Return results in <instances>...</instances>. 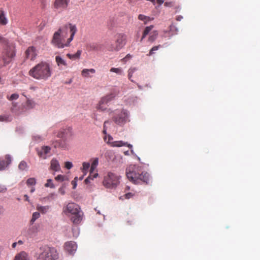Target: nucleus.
Wrapping results in <instances>:
<instances>
[{"mask_svg":"<svg viewBox=\"0 0 260 260\" xmlns=\"http://www.w3.org/2000/svg\"><path fill=\"white\" fill-rule=\"evenodd\" d=\"M53 144L55 148H64L66 146L64 139L56 140L53 143Z\"/></svg>","mask_w":260,"mask_h":260,"instance_id":"obj_23","label":"nucleus"},{"mask_svg":"<svg viewBox=\"0 0 260 260\" xmlns=\"http://www.w3.org/2000/svg\"><path fill=\"white\" fill-rule=\"evenodd\" d=\"M156 1H157V3L159 5H161L164 3V1L163 0H156Z\"/></svg>","mask_w":260,"mask_h":260,"instance_id":"obj_52","label":"nucleus"},{"mask_svg":"<svg viewBox=\"0 0 260 260\" xmlns=\"http://www.w3.org/2000/svg\"><path fill=\"white\" fill-rule=\"evenodd\" d=\"M72 128L70 127L64 129H61L57 135V137L62 139H66L68 137L71 136Z\"/></svg>","mask_w":260,"mask_h":260,"instance_id":"obj_14","label":"nucleus"},{"mask_svg":"<svg viewBox=\"0 0 260 260\" xmlns=\"http://www.w3.org/2000/svg\"><path fill=\"white\" fill-rule=\"evenodd\" d=\"M40 216V214L39 212H34L32 214V218L31 219V222H34L37 219L39 218Z\"/></svg>","mask_w":260,"mask_h":260,"instance_id":"obj_39","label":"nucleus"},{"mask_svg":"<svg viewBox=\"0 0 260 260\" xmlns=\"http://www.w3.org/2000/svg\"><path fill=\"white\" fill-rule=\"evenodd\" d=\"M99 164V159L98 158H95L93 159V161L91 163L90 168V174L93 173L94 172V171L95 170L96 167L98 166Z\"/></svg>","mask_w":260,"mask_h":260,"instance_id":"obj_24","label":"nucleus"},{"mask_svg":"<svg viewBox=\"0 0 260 260\" xmlns=\"http://www.w3.org/2000/svg\"><path fill=\"white\" fill-rule=\"evenodd\" d=\"M50 148L49 146H44L42 148L41 151L38 152V155L45 158V155L48 154L50 151Z\"/></svg>","mask_w":260,"mask_h":260,"instance_id":"obj_22","label":"nucleus"},{"mask_svg":"<svg viewBox=\"0 0 260 260\" xmlns=\"http://www.w3.org/2000/svg\"><path fill=\"white\" fill-rule=\"evenodd\" d=\"M11 162V157L9 155L5 156V160L0 159V170L5 169Z\"/></svg>","mask_w":260,"mask_h":260,"instance_id":"obj_16","label":"nucleus"},{"mask_svg":"<svg viewBox=\"0 0 260 260\" xmlns=\"http://www.w3.org/2000/svg\"><path fill=\"white\" fill-rule=\"evenodd\" d=\"M77 246L76 243L74 241L67 242L64 244V249L69 253L73 254L76 251Z\"/></svg>","mask_w":260,"mask_h":260,"instance_id":"obj_12","label":"nucleus"},{"mask_svg":"<svg viewBox=\"0 0 260 260\" xmlns=\"http://www.w3.org/2000/svg\"><path fill=\"white\" fill-rule=\"evenodd\" d=\"M59 191H60L61 193L62 194H64V191L63 190H61V189H59Z\"/></svg>","mask_w":260,"mask_h":260,"instance_id":"obj_55","label":"nucleus"},{"mask_svg":"<svg viewBox=\"0 0 260 260\" xmlns=\"http://www.w3.org/2000/svg\"><path fill=\"white\" fill-rule=\"evenodd\" d=\"M30 103V101H27V104L28 105Z\"/></svg>","mask_w":260,"mask_h":260,"instance_id":"obj_57","label":"nucleus"},{"mask_svg":"<svg viewBox=\"0 0 260 260\" xmlns=\"http://www.w3.org/2000/svg\"><path fill=\"white\" fill-rule=\"evenodd\" d=\"M131 57H132V56L129 54H128L123 59L126 60L127 59H129Z\"/></svg>","mask_w":260,"mask_h":260,"instance_id":"obj_50","label":"nucleus"},{"mask_svg":"<svg viewBox=\"0 0 260 260\" xmlns=\"http://www.w3.org/2000/svg\"><path fill=\"white\" fill-rule=\"evenodd\" d=\"M12 119V118L10 115H4L0 116V121L10 122Z\"/></svg>","mask_w":260,"mask_h":260,"instance_id":"obj_29","label":"nucleus"},{"mask_svg":"<svg viewBox=\"0 0 260 260\" xmlns=\"http://www.w3.org/2000/svg\"><path fill=\"white\" fill-rule=\"evenodd\" d=\"M35 190V188L34 187H32L30 190V192H33Z\"/></svg>","mask_w":260,"mask_h":260,"instance_id":"obj_56","label":"nucleus"},{"mask_svg":"<svg viewBox=\"0 0 260 260\" xmlns=\"http://www.w3.org/2000/svg\"><path fill=\"white\" fill-rule=\"evenodd\" d=\"M25 56L28 59L34 60L37 56V51L34 46L29 47L25 51Z\"/></svg>","mask_w":260,"mask_h":260,"instance_id":"obj_13","label":"nucleus"},{"mask_svg":"<svg viewBox=\"0 0 260 260\" xmlns=\"http://www.w3.org/2000/svg\"><path fill=\"white\" fill-rule=\"evenodd\" d=\"M7 23V20L5 17L4 13L3 11L0 14V24L2 25H6Z\"/></svg>","mask_w":260,"mask_h":260,"instance_id":"obj_32","label":"nucleus"},{"mask_svg":"<svg viewBox=\"0 0 260 260\" xmlns=\"http://www.w3.org/2000/svg\"><path fill=\"white\" fill-rule=\"evenodd\" d=\"M98 175H99L98 173H94L93 172V173L91 174V178H90V179L91 180H93L94 178H96L98 176Z\"/></svg>","mask_w":260,"mask_h":260,"instance_id":"obj_46","label":"nucleus"},{"mask_svg":"<svg viewBox=\"0 0 260 260\" xmlns=\"http://www.w3.org/2000/svg\"><path fill=\"white\" fill-rule=\"evenodd\" d=\"M46 187H50L53 188L55 187L54 185L52 183V180L51 179H48L47 180V183L45 184Z\"/></svg>","mask_w":260,"mask_h":260,"instance_id":"obj_38","label":"nucleus"},{"mask_svg":"<svg viewBox=\"0 0 260 260\" xmlns=\"http://www.w3.org/2000/svg\"><path fill=\"white\" fill-rule=\"evenodd\" d=\"M138 87H139V88L140 89H141V86H140V85H138Z\"/></svg>","mask_w":260,"mask_h":260,"instance_id":"obj_62","label":"nucleus"},{"mask_svg":"<svg viewBox=\"0 0 260 260\" xmlns=\"http://www.w3.org/2000/svg\"><path fill=\"white\" fill-rule=\"evenodd\" d=\"M127 116V111L122 110L119 114H117V116H114L113 119L116 124L122 125L125 122Z\"/></svg>","mask_w":260,"mask_h":260,"instance_id":"obj_9","label":"nucleus"},{"mask_svg":"<svg viewBox=\"0 0 260 260\" xmlns=\"http://www.w3.org/2000/svg\"><path fill=\"white\" fill-rule=\"evenodd\" d=\"M138 159L139 161H140V158L139 157H138Z\"/></svg>","mask_w":260,"mask_h":260,"instance_id":"obj_63","label":"nucleus"},{"mask_svg":"<svg viewBox=\"0 0 260 260\" xmlns=\"http://www.w3.org/2000/svg\"><path fill=\"white\" fill-rule=\"evenodd\" d=\"M160 45L153 47L150 50L149 53L147 54L148 56H151L154 53V51L157 50L160 47Z\"/></svg>","mask_w":260,"mask_h":260,"instance_id":"obj_36","label":"nucleus"},{"mask_svg":"<svg viewBox=\"0 0 260 260\" xmlns=\"http://www.w3.org/2000/svg\"><path fill=\"white\" fill-rule=\"evenodd\" d=\"M17 245V243H16V242H14V243H13L12 244V248H15L16 247V245Z\"/></svg>","mask_w":260,"mask_h":260,"instance_id":"obj_53","label":"nucleus"},{"mask_svg":"<svg viewBox=\"0 0 260 260\" xmlns=\"http://www.w3.org/2000/svg\"><path fill=\"white\" fill-rule=\"evenodd\" d=\"M109 122L108 121H105L104 122V129H103V133L106 134V124L108 123Z\"/></svg>","mask_w":260,"mask_h":260,"instance_id":"obj_47","label":"nucleus"},{"mask_svg":"<svg viewBox=\"0 0 260 260\" xmlns=\"http://www.w3.org/2000/svg\"><path fill=\"white\" fill-rule=\"evenodd\" d=\"M77 177H76L71 182L72 184L73 185V189L76 188V187L77 186Z\"/></svg>","mask_w":260,"mask_h":260,"instance_id":"obj_42","label":"nucleus"},{"mask_svg":"<svg viewBox=\"0 0 260 260\" xmlns=\"http://www.w3.org/2000/svg\"><path fill=\"white\" fill-rule=\"evenodd\" d=\"M110 71L111 72L115 73L118 75H122L123 73V71L121 68H112Z\"/></svg>","mask_w":260,"mask_h":260,"instance_id":"obj_35","label":"nucleus"},{"mask_svg":"<svg viewBox=\"0 0 260 260\" xmlns=\"http://www.w3.org/2000/svg\"><path fill=\"white\" fill-rule=\"evenodd\" d=\"M55 61L56 62L57 65L58 67H67L68 66L66 60L59 55H57L55 56Z\"/></svg>","mask_w":260,"mask_h":260,"instance_id":"obj_19","label":"nucleus"},{"mask_svg":"<svg viewBox=\"0 0 260 260\" xmlns=\"http://www.w3.org/2000/svg\"><path fill=\"white\" fill-rule=\"evenodd\" d=\"M153 27V25H150L145 27L143 32V35L141 39V41H142L146 37V36L148 35L150 32V31H151Z\"/></svg>","mask_w":260,"mask_h":260,"instance_id":"obj_25","label":"nucleus"},{"mask_svg":"<svg viewBox=\"0 0 260 260\" xmlns=\"http://www.w3.org/2000/svg\"><path fill=\"white\" fill-rule=\"evenodd\" d=\"M90 165L89 162H84L82 164V167L81 168L82 172L84 175L87 174Z\"/></svg>","mask_w":260,"mask_h":260,"instance_id":"obj_28","label":"nucleus"},{"mask_svg":"<svg viewBox=\"0 0 260 260\" xmlns=\"http://www.w3.org/2000/svg\"><path fill=\"white\" fill-rule=\"evenodd\" d=\"M7 190V188L5 185L0 184V192H3L6 191Z\"/></svg>","mask_w":260,"mask_h":260,"instance_id":"obj_44","label":"nucleus"},{"mask_svg":"<svg viewBox=\"0 0 260 260\" xmlns=\"http://www.w3.org/2000/svg\"><path fill=\"white\" fill-rule=\"evenodd\" d=\"M63 211L66 215L71 216V219L74 224H78L82 221L83 213L77 204L69 203Z\"/></svg>","mask_w":260,"mask_h":260,"instance_id":"obj_4","label":"nucleus"},{"mask_svg":"<svg viewBox=\"0 0 260 260\" xmlns=\"http://www.w3.org/2000/svg\"><path fill=\"white\" fill-rule=\"evenodd\" d=\"M95 73V70L94 69H84L81 72V75L83 77L87 78L91 77L90 76V73L94 74Z\"/></svg>","mask_w":260,"mask_h":260,"instance_id":"obj_20","label":"nucleus"},{"mask_svg":"<svg viewBox=\"0 0 260 260\" xmlns=\"http://www.w3.org/2000/svg\"><path fill=\"white\" fill-rule=\"evenodd\" d=\"M36 183V180L35 178H29L27 180L26 184L27 185H34Z\"/></svg>","mask_w":260,"mask_h":260,"instance_id":"obj_37","label":"nucleus"},{"mask_svg":"<svg viewBox=\"0 0 260 260\" xmlns=\"http://www.w3.org/2000/svg\"><path fill=\"white\" fill-rule=\"evenodd\" d=\"M112 146L113 147H122L127 146L129 148H132V145L127 144L126 142H124L122 141H114L112 143Z\"/></svg>","mask_w":260,"mask_h":260,"instance_id":"obj_18","label":"nucleus"},{"mask_svg":"<svg viewBox=\"0 0 260 260\" xmlns=\"http://www.w3.org/2000/svg\"><path fill=\"white\" fill-rule=\"evenodd\" d=\"M120 177L112 172H108L104 176L103 181V185L107 188H114L119 183Z\"/></svg>","mask_w":260,"mask_h":260,"instance_id":"obj_6","label":"nucleus"},{"mask_svg":"<svg viewBox=\"0 0 260 260\" xmlns=\"http://www.w3.org/2000/svg\"><path fill=\"white\" fill-rule=\"evenodd\" d=\"M28 74L35 79L46 81L51 76L52 72L48 63L41 62L31 69Z\"/></svg>","mask_w":260,"mask_h":260,"instance_id":"obj_3","label":"nucleus"},{"mask_svg":"<svg viewBox=\"0 0 260 260\" xmlns=\"http://www.w3.org/2000/svg\"><path fill=\"white\" fill-rule=\"evenodd\" d=\"M6 41V39L0 35V42L2 43H5Z\"/></svg>","mask_w":260,"mask_h":260,"instance_id":"obj_48","label":"nucleus"},{"mask_svg":"<svg viewBox=\"0 0 260 260\" xmlns=\"http://www.w3.org/2000/svg\"><path fill=\"white\" fill-rule=\"evenodd\" d=\"M64 167L67 169H70L72 168L73 164L70 161H66V162H65V164H64Z\"/></svg>","mask_w":260,"mask_h":260,"instance_id":"obj_41","label":"nucleus"},{"mask_svg":"<svg viewBox=\"0 0 260 260\" xmlns=\"http://www.w3.org/2000/svg\"><path fill=\"white\" fill-rule=\"evenodd\" d=\"M77 31L75 25L68 23L55 31L51 40V44L57 48L69 47Z\"/></svg>","mask_w":260,"mask_h":260,"instance_id":"obj_1","label":"nucleus"},{"mask_svg":"<svg viewBox=\"0 0 260 260\" xmlns=\"http://www.w3.org/2000/svg\"><path fill=\"white\" fill-rule=\"evenodd\" d=\"M6 55V57L4 55L0 57V68L8 64L11 59L15 55V54L13 51H9L7 52Z\"/></svg>","mask_w":260,"mask_h":260,"instance_id":"obj_10","label":"nucleus"},{"mask_svg":"<svg viewBox=\"0 0 260 260\" xmlns=\"http://www.w3.org/2000/svg\"><path fill=\"white\" fill-rule=\"evenodd\" d=\"M49 208V207L48 206H38L37 207V209L43 213H45L47 212V211L48 210Z\"/></svg>","mask_w":260,"mask_h":260,"instance_id":"obj_34","label":"nucleus"},{"mask_svg":"<svg viewBox=\"0 0 260 260\" xmlns=\"http://www.w3.org/2000/svg\"><path fill=\"white\" fill-rule=\"evenodd\" d=\"M12 105H13V106H15L16 105V104H15V103H12Z\"/></svg>","mask_w":260,"mask_h":260,"instance_id":"obj_59","label":"nucleus"},{"mask_svg":"<svg viewBox=\"0 0 260 260\" xmlns=\"http://www.w3.org/2000/svg\"><path fill=\"white\" fill-rule=\"evenodd\" d=\"M50 170L54 172H59L61 170L59 161L55 158L50 161Z\"/></svg>","mask_w":260,"mask_h":260,"instance_id":"obj_15","label":"nucleus"},{"mask_svg":"<svg viewBox=\"0 0 260 260\" xmlns=\"http://www.w3.org/2000/svg\"><path fill=\"white\" fill-rule=\"evenodd\" d=\"M134 194L132 192H128L124 194L125 199H129L134 196Z\"/></svg>","mask_w":260,"mask_h":260,"instance_id":"obj_43","label":"nucleus"},{"mask_svg":"<svg viewBox=\"0 0 260 260\" xmlns=\"http://www.w3.org/2000/svg\"><path fill=\"white\" fill-rule=\"evenodd\" d=\"M90 178H91V174L90 173L89 176L84 180V182L86 184H88L89 182H90V180H91Z\"/></svg>","mask_w":260,"mask_h":260,"instance_id":"obj_45","label":"nucleus"},{"mask_svg":"<svg viewBox=\"0 0 260 260\" xmlns=\"http://www.w3.org/2000/svg\"><path fill=\"white\" fill-rule=\"evenodd\" d=\"M19 169L21 171L26 170L28 168L27 163L24 161H21L18 166Z\"/></svg>","mask_w":260,"mask_h":260,"instance_id":"obj_31","label":"nucleus"},{"mask_svg":"<svg viewBox=\"0 0 260 260\" xmlns=\"http://www.w3.org/2000/svg\"><path fill=\"white\" fill-rule=\"evenodd\" d=\"M114 97L115 95L113 93H110L103 97L97 105L96 109L101 111H105L107 109L106 105L113 100Z\"/></svg>","mask_w":260,"mask_h":260,"instance_id":"obj_8","label":"nucleus"},{"mask_svg":"<svg viewBox=\"0 0 260 260\" xmlns=\"http://www.w3.org/2000/svg\"><path fill=\"white\" fill-rule=\"evenodd\" d=\"M126 188L127 189V190H129V187L128 186H127L126 187Z\"/></svg>","mask_w":260,"mask_h":260,"instance_id":"obj_61","label":"nucleus"},{"mask_svg":"<svg viewBox=\"0 0 260 260\" xmlns=\"http://www.w3.org/2000/svg\"><path fill=\"white\" fill-rule=\"evenodd\" d=\"M138 19L140 20L144 21V23L145 24H146L148 22L152 21V20H153V18H150V17H149L148 16H145V15H143V14L139 15Z\"/></svg>","mask_w":260,"mask_h":260,"instance_id":"obj_27","label":"nucleus"},{"mask_svg":"<svg viewBox=\"0 0 260 260\" xmlns=\"http://www.w3.org/2000/svg\"><path fill=\"white\" fill-rule=\"evenodd\" d=\"M82 53V50H79L77 51V52L75 54H72L70 53H68L67 54V56L72 60H76L79 59L80 58V56Z\"/></svg>","mask_w":260,"mask_h":260,"instance_id":"obj_21","label":"nucleus"},{"mask_svg":"<svg viewBox=\"0 0 260 260\" xmlns=\"http://www.w3.org/2000/svg\"><path fill=\"white\" fill-rule=\"evenodd\" d=\"M137 70V69L134 68L129 69L128 71V78L133 82H134L135 81H134L133 79H132V78L133 77V74L135 73V72Z\"/></svg>","mask_w":260,"mask_h":260,"instance_id":"obj_30","label":"nucleus"},{"mask_svg":"<svg viewBox=\"0 0 260 260\" xmlns=\"http://www.w3.org/2000/svg\"><path fill=\"white\" fill-rule=\"evenodd\" d=\"M182 18H183V17L181 15H179V16H177L176 17V19L177 21H181Z\"/></svg>","mask_w":260,"mask_h":260,"instance_id":"obj_49","label":"nucleus"},{"mask_svg":"<svg viewBox=\"0 0 260 260\" xmlns=\"http://www.w3.org/2000/svg\"><path fill=\"white\" fill-rule=\"evenodd\" d=\"M158 33L157 31L154 30L150 33L149 37L148 38V41L152 43L157 38L158 36Z\"/></svg>","mask_w":260,"mask_h":260,"instance_id":"obj_26","label":"nucleus"},{"mask_svg":"<svg viewBox=\"0 0 260 260\" xmlns=\"http://www.w3.org/2000/svg\"><path fill=\"white\" fill-rule=\"evenodd\" d=\"M19 97V95L18 93H13L11 95H8L7 96V99L10 101H13L14 100H17Z\"/></svg>","mask_w":260,"mask_h":260,"instance_id":"obj_33","label":"nucleus"},{"mask_svg":"<svg viewBox=\"0 0 260 260\" xmlns=\"http://www.w3.org/2000/svg\"><path fill=\"white\" fill-rule=\"evenodd\" d=\"M70 0H55L53 4L54 8L59 11H63L67 9Z\"/></svg>","mask_w":260,"mask_h":260,"instance_id":"obj_11","label":"nucleus"},{"mask_svg":"<svg viewBox=\"0 0 260 260\" xmlns=\"http://www.w3.org/2000/svg\"><path fill=\"white\" fill-rule=\"evenodd\" d=\"M125 154L127 155L128 154V151H126L124 152Z\"/></svg>","mask_w":260,"mask_h":260,"instance_id":"obj_58","label":"nucleus"},{"mask_svg":"<svg viewBox=\"0 0 260 260\" xmlns=\"http://www.w3.org/2000/svg\"><path fill=\"white\" fill-rule=\"evenodd\" d=\"M126 36L124 34H118L115 36V41L113 44L111 45V50L112 51H119L126 44Z\"/></svg>","mask_w":260,"mask_h":260,"instance_id":"obj_7","label":"nucleus"},{"mask_svg":"<svg viewBox=\"0 0 260 260\" xmlns=\"http://www.w3.org/2000/svg\"><path fill=\"white\" fill-rule=\"evenodd\" d=\"M17 243V244H18L19 245H22L23 244V241L21 240H20Z\"/></svg>","mask_w":260,"mask_h":260,"instance_id":"obj_51","label":"nucleus"},{"mask_svg":"<svg viewBox=\"0 0 260 260\" xmlns=\"http://www.w3.org/2000/svg\"><path fill=\"white\" fill-rule=\"evenodd\" d=\"M67 177L65 176L58 175L55 177V179L57 181H63L66 180Z\"/></svg>","mask_w":260,"mask_h":260,"instance_id":"obj_40","label":"nucleus"},{"mask_svg":"<svg viewBox=\"0 0 260 260\" xmlns=\"http://www.w3.org/2000/svg\"><path fill=\"white\" fill-rule=\"evenodd\" d=\"M131 152H132V154H133V153H134V151H133V150H131Z\"/></svg>","mask_w":260,"mask_h":260,"instance_id":"obj_60","label":"nucleus"},{"mask_svg":"<svg viewBox=\"0 0 260 260\" xmlns=\"http://www.w3.org/2000/svg\"><path fill=\"white\" fill-rule=\"evenodd\" d=\"M59 257V254L56 248L46 245L40 248L36 260H57Z\"/></svg>","mask_w":260,"mask_h":260,"instance_id":"obj_5","label":"nucleus"},{"mask_svg":"<svg viewBox=\"0 0 260 260\" xmlns=\"http://www.w3.org/2000/svg\"><path fill=\"white\" fill-rule=\"evenodd\" d=\"M126 175L129 181L135 184L144 183L148 184L150 180L149 174L142 170L141 166L131 165L126 169Z\"/></svg>","mask_w":260,"mask_h":260,"instance_id":"obj_2","label":"nucleus"},{"mask_svg":"<svg viewBox=\"0 0 260 260\" xmlns=\"http://www.w3.org/2000/svg\"><path fill=\"white\" fill-rule=\"evenodd\" d=\"M14 260H30L28 254L25 251H21L16 255Z\"/></svg>","mask_w":260,"mask_h":260,"instance_id":"obj_17","label":"nucleus"},{"mask_svg":"<svg viewBox=\"0 0 260 260\" xmlns=\"http://www.w3.org/2000/svg\"><path fill=\"white\" fill-rule=\"evenodd\" d=\"M25 200L26 201L29 202V198L27 195L25 194L24 195Z\"/></svg>","mask_w":260,"mask_h":260,"instance_id":"obj_54","label":"nucleus"},{"mask_svg":"<svg viewBox=\"0 0 260 260\" xmlns=\"http://www.w3.org/2000/svg\"><path fill=\"white\" fill-rule=\"evenodd\" d=\"M1 82V78L0 77V82Z\"/></svg>","mask_w":260,"mask_h":260,"instance_id":"obj_64","label":"nucleus"}]
</instances>
